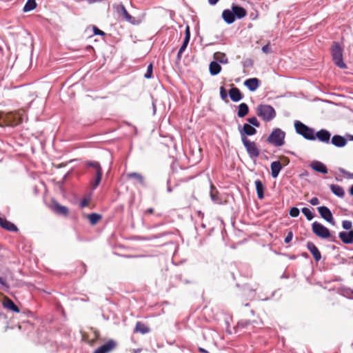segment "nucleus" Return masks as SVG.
I'll return each mask as SVG.
<instances>
[{"label":"nucleus","instance_id":"f257e3e1","mask_svg":"<svg viewBox=\"0 0 353 353\" xmlns=\"http://www.w3.org/2000/svg\"><path fill=\"white\" fill-rule=\"evenodd\" d=\"M24 113L23 110L16 112H3V127L10 126L14 127L22 123V115Z\"/></svg>","mask_w":353,"mask_h":353},{"label":"nucleus","instance_id":"f03ea898","mask_svg":"<svg viewBox=\"0 0 353 353\" xmlns=\"http://www.w3.org/2000/svg\"><path fill=\"white\" fill-rule=\"evenodd\" d=\"M256 112L257 116L265 122L272 121L276 114L273 107L270 105L264 104L259 105L256 108Z\"/></svg>","mask_w":353,"mask_h":353},{"label":"nucleus","instance_id":"7ed1b4c3","mask_svg":"<svg viewBox=\"0 0 353 353\" xmlns=\"http://www.w3.org/2000/svg\"><path fill=\"white\" fill-rule=\"evenodd\" d=\"M294 128L296 132L303 136L305 139L307 140H315L316 137L314 136V129L309 128L302 122L299 121H296L294 122Z\"/></svg>","mask_w":353,"mask_h":353},{"label":"nucleus","instance_id":"20e7f679","mask_svg":"<svg viewBox=\"0 0 353 353\" xmlns=\"http://www.w3.org/2000/svg\"><path fill=\"white\" fill-rule=\"evenodd\" d=\"M332 59L340 68H345L346 65L343 59V48L338 43L334 42L331 48Z\"/></svg>","mask_w":353,"mask_h":353},{"label":"nucleus","instance_id":"39448f33","mask_svg":"<svg viewBox=\"0 0 353 353\" xmlns=\"http://www.w3.org/2000/svg\"><path fill=\"white\" fill-rule=\"evenodd\" d=\"M243 145L245 146L247 152L250 158H256L260 154V150L258 148L256 143L254 141H251L247 138V137L242 134L241 140Z\"/></svg>","mask_w":353,"mask_h":353},{"label":"nucleus","instance_id":"423d86ee","mask_svg":"<svg viewBox=\"0 0 353 353\" xmlns=\"http://www.w3.org/2000/svg\"><path fill=\"white\" fill-rule=\"evenodd\" d=\"M285 134L279 128L274 129L268 137L267 141L275 146H281L284 144Z\"/></svg>","mask_w":353,"mask_h":353},{"label":"nucleus","instance_id":"0eeeda50","mask_svg":"<svg viewBox=\"0 0 353 353\" xmlns=\"http://www.w3.org/2000/svg\"><path fill=\"white\" fill-rule=\"evenodd\" d=\"M312 230L316 236L322 239H328L331 236L329 229L316 221L312 223Z\"/></svg>","mask_w":353,"mask_h":353},{"label":"nucleus","instance_id":"6e6552de","mask_svg":"<svg viewBox=\"0 0 353 353\" xmlns=\"http://www.w3.org/2000/svg\"><path fill=\"white\" fill-rule=\"evenodd\" d=\"M117 13L122 17V19L128 22L134 23V18L130 15L127 11L123 3H119L113 6Z\"/></svg>","mask_w":353,"mask_h":353},{"label":"nucleus","instance_id":"1a4fd4ad","mask_svg":"<svg viewBox=\"0 0 353 353\" xmlns=\"http://www.w3.org/2000/svg\"><path fill=\"white\" fill-rule=\"evenodd\" d=\"M87 165L92 168H97V174H95L94 182L92 184L93 188H96L100 183L102 178V169L99 162L90 161L87 163Z\"/></svg>","mask_w":353,"mask_h":353},{"label":"nucleus","instance_id":"9d476101","mask_svg":"<svg viewBox=\"0 0 353 353\" xmlns=\"http://www.w3.org/2000/svg\"><path fill=\"white\" fill-rule=\"evenodd\" d=\"M117 347V343L110 339L105 343L97 348L93 353H109L113 351Z\"/></svg>","mask_w":353,"mask_h":353},{"label":"nucleus","instance_id":"9b49d317","mask_svg":"<svg viewBox=\"0 0 353 353\" xmlns=\"http://www.w3.org/2000/svg\"><path fill=\"white\" fill-rule=\"evenodd\" d=\"M317 209L321 216L323 219H324L327 222L330 223L332 225H334L335 223L334 221L332 214L327 207L321 206L319 207Z\"/></svg>","mask_w":353,"mask_h":353},{"label":"nucleus","instance_id":"f8f14e48","mask_svg":"<svg viewBox=\"0 0 353 353\" xmlns=\"http://www.w3.org/2000/svg\"><path fill=\"white\" fill-rule=\"evenodd\" d=\"M51 209L57 214L67 216L69 214V210L67 207L61 205L55 201H52Z\"/></svg>","mask_w":353,"mask_h":353},{"label":"nucleus","instance_id":"ddd939ff","mask_svg":"<svg viewBox=\"0 0 353 353\" xmlns=\"http://www.w3.org/2000/svg\"><path fill=\"white\" fill-rule=\"evenodd\" d=\"M314 136L316 137V139H318L320 141L329 143L331 134L327 130L322 129L318 131L316 133H314Z\"/></svg>","mask_w":353,"mask_h":353},{"label":"nucleus","instance_id":"4468645a","mask_svg":"<svg viewBox=\"0 0 353 353\" xmlns=\"http://www.w3.org/2000/svg\"><path fill=\"white\" fill-rule=\"evenodd\" d=\"M339 237L345 244H353V230L349 232H340Z\"/></svg>","mask_w":353,"mask_h":353},{"label":"nucleus","instance_id":"2eb2a0df","mask_svg":"<svg viewBox=\"0 0 353 353\" xmlns=\"http://www.w3.org/2000/svg\"><path fill=\"white\" fill-rule=\"evenodd\" d=\"M3 306L12 312L19 313V308L14 304V303L8 296H4L2 301Z\"/></svg>","mask_w":353,"mask_h":353},{"label":"nucleus","instance_id":"dca6fc26","mask_svg":"<svg viewBox=\"0 0 353 353\" xmlns=\"http://www.w3.org/2000/svg\"><path fill=\"white\" fill-rule=\"evenodd\" d=\"M307 248L313 255L316 261H319L321 259V254L314 243L308 241L307 243Z\"/></svg>","mask_w":353,"mask_h":353},{"label":"nucleus","instance_id":"f3484780","mask_svg":"<svg viewBox=\"0 0 353 353\" xmlns=\"http://www.w3.org/2000/svg\"><path fill=\"white\" fill-rule=\"evenodd\" d=\"M0 225L3 229L10 232H17L18 230L17 227L10 221H8L5 218L0 216Z\"/></svg>","mask_w":353,"mask_h":353},{"label":"nucleus","instance_id":"a211bd4d","mask_svg":"<svg viewBox=\"0 0 353 353\" xmlns=\"http://www.w3.org/2000/svg\"><path fill=\"white\" fill-rule=\"evenodd\" d=\"M310 167L316 172L323 174L327 173V168L323 163L319 161H314L311 163Z\"/></svg>","mask_w":353,"mask_h":353},{"label":"nucleus","instance_id":"6ab92c4d","mask_svg":"<svg viewBox=\"0 0 353 353\" xmlns=\"http://www.w3.org/2000/svg\"><path fill=\"white\" fill-rule=\"evenodd\" d=\"M256 133V130L250 124L245 123L243 126L242 130L240 131L241 138L242 139V134L243 136H252Z\"/></svg>","mask_w":353,"mask_h":353},{"label":"nucleus","instance_id":"aec40b11","mask_svg":"<svg viewBox=\"0 0 353 353\" xmlns=\"http://www.w3.org/2000/svg\"><path fill=\"white\" fill-rule=\"evenodd\" d=\"M244 85L252 92L255 91L259 85V80L256 78L247 79Z\"/></svg>","mask_w":353,"mask_h":353},{"label":"nucleus","instance_id":"412c9836","mask_svg":"<svg viewBox=\"0 0 353 353\" xmlns=\"http://www.w3.org/2000/svg\"><path fill=\"white\" fill-rule=\"evenodd\" d=\"M229 94H230V97L232 99V101H233L234 102H237L243 98V96H242V94H241L240 90L236 87L232 88L229 90Z\"/></svg>","mask_w":353,"mask_h":353},{"label":"nucleus","instance_id":"4be33fe9","mask_svg":"<svg viewBox=\"0 0 353 353\" xmlns=\"http://www.w3.org/2000/svg\"><path fill=\"white\" fill-rule=\"evenodd\" d=\"M232 10L235 15V18L242 19L245 17L247 14V11L243 7L239 6H232Z\"/></svg>","mask_w":353,"mask_h":353},{"label":"nucleus","instance_id":"5701e85b","mask_svg":"<svg viewBox=\"0 0 353 353\" xmlns=\"http://www.w3.org/2000/svg\"><path fill=\"white\" fill-rule=\"evenodd\" d=\"M222 17L223 20L228 24L232 23L236 19L232 10L229 9H226L223 11Z\"/></svg>","mask_w":353,"mask_h":353},{"label":"nucleus","instance_id":"b1692460","mask_svg":"<svg viewBox=\"0 0 353 353\" xmlns=\"http://www.w3.org/2000/svg\"><path fill=\"white\" fill-rule=\"evenodd\" d=\"M150 331V328L147 325L142 323L141 321H137L134 330V332L135 333H141L142 334H145L148 333Z\"/></svg>","mask_w":353,"mask_h":353},{"label":"nucleus","instance_id":"393cba45","mask_svg":"<svg viewBox=\"0 0 353 353\" xmlns=\"http://www.w3.org/2000/svg\"><path fill=\"white\" fill-rule=\"evenodd\" d=\"M331 142L335 146L341 148L346 145L347 140L342 136L334 135L332 137Z\"/></svg>","mask_w":353,"mask_h":353},{"label":"nucleus","instance_id":"a878e982","mask_svg":"<svg viewBox=\"0 0 353 353\" xmlns=\"http://www.w3.org/2000/svg\"><path fill=\"white\" fill-rule=\"evenodd\" d=\"M271 175L273 178H276L282 169V165L280 161H273L270 165Z\"/></svg>","mask_w":353,"mask_h":353},{"label":"nucleus","instance_id":"bb28decb","mask_svg":"<svg viewBox=\"0 0 353 353\" xmlns=\"http://www.w3.org/2000/svg\"><path fill=\"white\" fill-rule=\"evenodd\" d=\"M255 186L256 190L257 193V196L259 199H262L264 198V185L260 180L255 181Z\"/></svg>","mask_w":353,"mask_h":353},{"label":"nucleus","instance_id":"cd10ccee","mask_svg":"<svg viewBox=\"0 0 353 353\" xmlns=\"http://www.w3.org/2000/svg\"><path fill=\"white\" fill-rule=\"evenodd\" d=\"M210 72L212 75L218 74L221 70V66L216 61H212L209 65Z\"/></svg>","mask_w":353,"mask_h":353},{"label":"nucleus","instance_id":"c85d7f7f","mask_svg":"<svg viewBox=\"0 0 353 353\" xmlns=\"http://www.w3.org/2000/svg\"><path fill=\"white\" fill-rule=\"evenodd\" d=\"M249 112V108L248 105L245 103H242L239 105V110L237 112V115L240 118H243L245 117Z\"/></svg>","mask_w":353,"mask_h":353},{"label":"nucleus","instance_id":"c756f323","mask_svg":"<svg viewBox=\"0 0 353 353\" xmlns=\"http://www.w3.org/2000/svg\"><path fill=\"white\" fill-rule=\"evenodd\" d=\"M331 191L336 196L343 197L345 195L344 190L342 187L339 185L332 184L330 185Z\"/></svg>","mask_w":353,"mask_h":353},{"label":"nucleus","instance_id":"7c9ffc66","mask_svg":"<svg viewBox=\"0 0 353 353\" xmlns=\"http://www.w3.org/2000/svg\"><path fill=\"white\" fill-rule=\"evenodd\" d=\"M128 179H134L137 181L140 184L144 185V177L139 173L130 172L127 174Z\"/></svg>","mask_w":353,"mask_h":353},{"label":"nucleus","instance_id":"2f4dec72","mask_svg":"<svg viewBox=\"0 0 353 353\" xmlns=\"http://www.w3.org/2000/svg\"><path fill=\"white\" fill-rule=\"evenodd\" d=\"M210 196L214 202L216 203H221V199L219 196L218 191L216 190L215 187L213 185H211Z\"/></svg>","mask_w":353,"mask_h":353},{"label":"nucleus","instance_id":"473e14b6","mask_svg":"<svg viewBox=\"0 0 353 353\" xmlns=\"http://www.w3.org/2000/svg\"><path fill=\"white\" fill-rule=\"evenodd\" d=\"M91 225H96L102 218L101 215L97 213H92L87 216Z\"/></svg>","mask_w":353,"mask_h":353},{"label":"nucleus","instance_id":"72a5a7b5","mask_svg":"<svg viewBox=\"0 0 353 353\" xmlns=\"http://www.w3.org/2000/svg\"><path fill=\"white\" fill-rule=\"evenodd\" d=\"M214 59L221 63H227L228 59L223 52H216L214 54Z\"/></svg>","mask_w":353,"mask_h":353},{"label":"nucleus","instance_id":"f704fd0d","mask_svg":"<svg viewBox=\"0 0 353 353\" xmlns=\"http://www.w3.org/2000/svg\"><path fill=\"white\" fill-rule=\"evenodd\" d=\"M36 7H37V3H36L35 0H28L23 7V11L29 12V11H31V10H34V8H36Z\"/></svg>","mask_w":353,"mask_h":353},{"label":"nucleus","instance_id":"c9c22d12","mask_svg":"<svg viewBox=\"0 0 353 353\" xmlns=\"http://www.w3.org/2000/svg\"><path fill=\"white\" fill-rule=\"evenodd\" d=\"M301 211L307 220L310 221L314 218V214L309 208H303Z\"/></svg>","mask_w":353,"mask_h":353},{"label":"nucleus","instance_id":"e433bc0d","mask_svg":"<svg viewBox=\"0 0 353 353\" xmlns=\"http://www.w3.org/2000/svg\"><path fill=\"white\" fill-rule=\"evenodd\" d=\"M190 27L188 26H187L186 28H185V38H184V40H183V42L182 44L188 46V44L190 41Z\"/></svg>","mask_w":353,"mask_h":353},{"label":"nucleus","instance_id":"4c0bfd02","mask_svg":"<svg viewBox=\"0 0 353 353\" xmlns=\"http://www.w3.org/2000/svg\"><path fill=\"white\" fill-rule=\"evenodd\" d=\"M152 72H153V64L150 63L147 68V72L144 74L145 78L146 79H150L152 77Z\"/></svg>","mask_w":353,"mask_h":353},{"label":"nucleus","instance_id":"58836bf2","mask_svg":"<svg viewBox=\"0 0 353 353\" xmlns=\"http://www.w3.org/2000/svg\"><path fill=\"white\" fill-rule=\"evenodd\" d=\"M251 325V322L248 320H241L237 323L238 328H245Z\"/></svg>","mask_w":353,"mask_h":353},{"label":"nucleus","instance_id":"ea45409f","mask_svg":"<svg viewBox=\"0 0 353 353\" xmlns=\"http://www.w3.org/2000/svg\"><path fill=\"white\" fill-rule=\"evenodd\" d=\"M342 227L346 230H352L351 229L352 228V223L351 221L344 220L342 222Z\"/></svg>","mask_w":353,"mask_h":353},{"label":"nucleus","instance_id":"a19ab883","mask_svg":"<svg viewBox=\"0 0 353 353\" xmlns=\"http://www.w3.org/2000/svg\"><path fill=\"white\" fill-rule=\"evenodd\" d=\"M248 121L252 124L253 126L259 128L260 126V123L258 119L255 117H250L248 119Z\"/></svg>","mask_w":353,"mask_h":353},{"label":"nucleus","instance_id":"79ce46f5","mask_svg":"<svg viewBox=\"0 0 353 353\" xmlns=\"http://www.w3.org/2000/svg\"><path fill=\"white\" fill-rule=\"evenodd\" d=\"M299 210L297 208L293 207L290 210V215L292 217H297L299 215Z\"/></svg>","mask_w":353,"mask_h":353},{"label":"nucleus","instance_id":"37998d69","mask_svg":"<svg viewBox=\"0 0 353 353\" xmlns=\"http://www.w3.org/2000/svg\"><path fill=\"white\" fill-rule=\"evenodd\" d=\"M220 95L223 100H224V101L227 100V98H228L227 92H226V90L225 89V88L223 86H221L220 88Z\"/></svg>","mask_w":353,"mask_h":353},{"label":"nucleus","instance_id":"c03bdc74","mask_svg":"<svg viewBox=\"0 0 353 353\" xmlns=\"http://www.w3.org/2000/svg\"><path fill=\"white\" fill-rule=\"evenodd\" d=\"M90 203V199L87 198H84L82 199L80 202V206L81 208H85L87 207Z\"/></svg>","mask_w":353,"mask_h":353},{"label":"nucleus","instance_id":"a18cd8bd","mask_svg":"<svg viewBox=\"0 0 353 353\" xmlns=\"http://www.w3.org/2000/svg\"><path fill=\"white\" fill-rule=\"evenodd\" d=\"M292 237H293V233L292 231H290L288 233L287 236H285V238L284 239V242L285 243H289L292 241Z\"/></svg>","mask_w":353,"mask_h":353},{"label":"nucleus","instance_id":"49530a36","mask_svg":"<svg viewBox=\"0 0 353 353\" xmlns=\"http://www.w3.org/2000/svg\"><path fill=\"white\" fill-rule=\"evenodd\" d=\"M262 51L265 54H268L272 52V48L269 43L262 47Z\"/></svg>","mask_w":353,"mask_h":353},{"label":"nucleus","instance_id":"de8ad7c7","mask_svg":"<svg viewBox=\"0 0 353 353\" xmlns=\"http://www.w3.org/2000/svg\"><path fill=\"white\" fill-rule=\"evenodd\" d=\"M93 32H94V34H97V35H105V32H103L102 30H99L97 27L96 26H94L93 27Z\"/></svg>","mask_w":353,"mask_h":353},{"label":"nucleus","instance_id":"09e8293b","mask_svg":"<svg viewBox=\"0 0 353 353\" xmlns=\"http://www.w3.org/2000/svg\"><path fill=\"white\" fill-rule=\"evenodd\" d=\"M79 271L81 274H84L86 272V265L83 263H79Z\"/></svg>","mask_w":353,"mask_h":353},{"label":"nucleus","instance_id":"8fccbe9b","mask_svg":"<svg viewBox=\"0 0 353 353\" xmlns=\"http://www.w3.org/2000/svg\"><path fill=\"white\" fill-rule=\"evenodd\" d=\"M310 203L312 205H316L319 204V200L317 197H313L310 199Z\"/></svg>","mask_w":353,"mask_h":353},{"label":"nucleus","instance_id":"3c124183","mask_svg":"<svg viewBox=\"0 0 353 353\" xmlns=\"http://www.w3.org/2000/svg\"><path fill=\"white\" fill-rule=\"evenodd\" d=\"M0 283H1L2 285H3V286H5V287H6V288H8V285H7V283H6V279H3V277H1V276H0Z\"/></svg>","mask_w":353,"mask_h":353},{"label":"nucleus","instance_id":"603ef678","mask_svg":"<svg viewBox=\"0 0 353 353\" xmlns=\"http://www.w3.org/2000/svg\"><path fill=\"white\" fill-rule=\"evenodd\" d=\"M3 112H0V126L3 127Z\"/></svg>","mask_w":353,"mask_h":353},{"label":"nucleus","instance_id":"864d4df0","mask_svg":"<svg viewBox=\"0 0 353 353\" xmlns=\"http://www.w3.org/2000/svg\"><path fill=\"white\" fill-rule=\"evenodd\" d=\"M154 213V209L150 208L145 210V214H152Z\"/></svg>","mask_w":353,"mask_h":353},{"label":"nucleus","instance_id":"5fc2aeb1","mask_svg":"<svg viewBox=\"0 0 353 353\" xmlns=\"http://www.w3.org/2000/svg\"><path fill=\"white\" fill-rule=\"evenodd\" d=\"M186 48H187L186 46L182 44L179 49L180 52H183L185 50Z\"/></svg>","mask_w":353,"mask_h":353},{"label":"nucleus","instance_id":"6e6d98bb","mask_svg":"<svg viewBox=\"0 0 353 353\" xmlns=\"http://www.w3.org/2000/svg\"><path fill=\"white\" fill-rule=\"evenodd\" d=\"M219 0H208L210 5H215Z\"/></svg>","mask_w":353,"mask_h":353},{"label":"nucleus","instance_id":"4d7b16f0","mask_svg":"<svg viewBox=\"0 0 353 353\" xmlns=\"http://www.w3.org/2000/svg\"><path fill=\"white\" fill-rule=\"evenodd\" d=\"M342 173H343V174H345V175L348 176L349 177H350V176H353V174H350L348 172L345 171V170H342Z\"/></svg>","mask_w":353,"mask_h":353},{"label":"nucleus","instance_id":"13d9d810","mask_svg":"<svg viewBox=\"0 0 353 353\" xmlns=\"http://www.w3.org/2000/svg\"><path fill=\"white\" fill-rule=\"evenodd\" d=\"M182 53H183V52H180V50H179L178 54H177V59H178L179 60H180V59H181Z\"/></svg>","mask_w":353,"mask_h":353},{"label":"nucleus","instance_id":"bf43d9fd","mask_svg":"<svg viewBox=\"0 0 353 353\" xmlns=\"http://www.w3.org/2000/svg\"><path fill=\"white\" fill-rule=\"evenodd\" d=\"M199 350L200 352H202V353H208V352L205 350H204L203 348H201V347L199 348Z\"/></svg>","mask_w":353,"mask_h":353},{"label":"nucleus","instance_id":"052dcab7","mask_svg":"<svg viewBox=\"0 0 353 353\" xmlns=\"http://www.w3.org/2000/svg\"><path fill=\"white\" fill-rule=\"evenodd\" d=\"M350 194L353 196V185L351 186L350 189Z\"/></svg>","mask_w":353,"mask_h":353},{"label":"nucleus","instance_id":"680f3d73","mask_svg":"<svg viewBox=\"0 0 353 353\" xmlns=\"http://www.w3.org/2000/svg\"><path fill=\"white\" fill-rule=\"evenodd\" d=\"M94 170V174H97V168H93Z\"/></svg>","mask_w":353,"mask_h":353}]
</instances>
